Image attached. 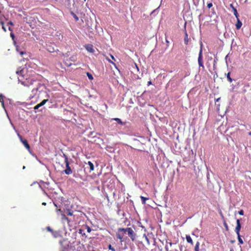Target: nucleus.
<instances>
[{
	"instance_id": "15",
	"label": "nucleus",
	"mask_w": 251,
	"mask_h": 251,
	"mask_svg": "<svg viewBox=\"0 0 251 251\" xmlns=\"http://www.w3.org/2000/svg\"><path fill=\"white\" fill-rule=\"evenodd\" d=\"M119 231L120 232L124 233V234L127 233V231H126V228H119Z\"/></svg>"
},
{
	"instance_id": "5",
	"label": "nucleus",
	"mask_w": 251,
	"mask_h": 251,
	"mask_svg": "<svg viewBox=\"0 0 251 251\" xmlns=\"http://www.w3.org/2000/svg\"><path fill=\"white\" fill-rule=\"evenodd\" d=\"M55 47V46L54 44H51V43L46 44V49L50 52H53L56 51Z\"/></svg>"
},
{
	"instance_id": "29",
	"label": "nucleus",
	"mask_w": 251,
	"mask_h": 251,
	"mask_svg": "<svg viewBox=\"0 0 251 251\" xmlns=\"http://www.w3.org/2000/svg\"><path fill=\"white\" fill-rule=\"evenodd\" d=\"M108 249L109 250H110L111 251H115V250L114 249V248H113L112 247V246L111 245H109L108 246Z\"/></svg>"
},
{
	"instance_id": "53",
	"label": "nucleus",
	"mask_w": 251,
	"mask_h": 251,
	"mask_svg": "<svg viewBox=\"0 0 251 251\" xmlns=\"http://www.w3.org/2000/svg\"><path fill=\"white\" fill-rule=\"evenodd\" d=\"M219 100H220V98H218V99L217 100V101H218Z\"/></svg>"
},
{
	"instance_id": "36",
	"label": "nucleus",
	"mask_w": 251,
	"mask_h": 251,
	"mask_svg": "<svg viewBox=\"0 0 251 251\" xmlns=\"http://www.w3.org/2000/svg\"><path fill=\"white\" fill-rule=\"evenodd\" d=\"M230 7L232 9V10H233V8H235L232 4H230Z\"/></svg>"
},
{
	"instance_id": "9",
	"label": "nucleus",
	"mask_w": 251,
	"mask_h": 251,
	"mask_svg": "<svg viewBox=\"0 0 251 251\" xmlns=\"http://www.w3.org/2000/svg\"><path fill=\"white\" fill-rule=\"evenodd\" d=\"M117 237L119 239L121 242L124 241V233L120 232L119 230H118V232L116 234Z\"/></svg>"
},
{
	"instance_id": "25",
	"label": "nucleus",
	"mask_w": 251,
	"mask_h": 251,
	"mask_svg": "<svg viewBox=\"0 0 251 251\" xmlns=\"http://www.w3.org/2000/svg\"><path fill=\"white\" fill-rule=\"evenodd\" d=\"M188 42V34L187 33H185V37L184 38V43L185 44H187Z\"/></svg>"
},
{
	"instance_id": "3",
	"label": "nucleus",
	"mask_w": 251,
	"mask_h": 251,
	"mask_svg": "<svg viewBox=\"0 0 251 251\" xmlns=\"http://www.w3.org/2000/svg\"><path fill=\"white\" fill-rule=\"evenodd\" d=\"M63 156H64V157L65 158V162L66 166V169L64 171L65 173L67 175H70V174H72V170L71 169V167L69 166V162H68V157L64 153H63Z\"/></svg>"
},
{
	"instance_id": "1",
	"label": "nucleus",
	"mask_w": 251,
	"mask_h": 251,
	"mask_svg": "<svg viewBox=\"0 0 251 251\" xmlns=\"http://www.w3.org/2000/svg\"><path fill=\"white\" fill-rule=\"evenodd\" d=\"M26 72V71L25 68H19L17 70L16 73L18 75H20V76L18 77L19 81L21 82L23 85L27 86L28 84H27L26 82L23 81V79H22V77L24 76Z\"/></svg>"
},
{
	"instance_id": "32",
	"label": "nucleus",
	"mask_w": 251,
	"mask_h": 251,
	"mask_svg": "<svg viewBox=\"0 0 251 251\" xmlns=\"http://www.w3.org/2000/svg\"><path fill=\"white\" fill-rule=\"evenodd\" d=\"M212 3H209L207 4V7L208 8H210L212 6Z\"/></svg>"
},
{
	"instance_id": "31",
	"label": "nucleus",
	"mask_w": 251,
	"mask_h": 251,
	"mask_svg": "<svg viewBox=\"0 0 251 251\" xmlns=\"http://www.w3.org/2000/svg\"><path fill=\"white\" fill-rule=\"evenodd\" d=\"M238 213H239L240 215H244V210H240L238 212Z\"/></svg>"
},
{
	"instance_id": "21",
	"label": "nucleus",
	"mask_w": 251,
	"mask_h": 251,
	"mask_svg": "<svg viewBox=\"0 0 251 251\" xmlns=\"http://www.w3.org/2000/svg\"><path fill=\"white\" fill-rule=\"evenodd\" d=\"M199 245L200 243L199 242H197L195 247V251H199Z\"/></svg>"
},
{
	"instance_id": "12",
	"label": "nucleus",
	"mask_w": 251,
	"mask_h": 251,
	"mask_svg": "<svg viewBox=\"0 0 251 251\" xmlns=\"http://www.w3.org/2000/svg\"><path fill=\"white\" fill-rule=\"evenodd\" d=\"M237 22L235 25H236V27L237 29H239L242 25V23L240 21V20L239 19V18H238V19H237Z\"/></svg>"
},
{
	"instance_id": "14",
	"label": "nucleus",
	"mask_w": 251,
	"mask_h": 251,
	"mask_svg": "<svg viewBox=\"0 0 251 251\" xmlns=\"http://www.w3.org/2000/svg\"><path fill=\"white\" fill-rule=\"evenodd\" d=\"M88 165L90 167V171H93L94 169V166L91 161H88Z\"/></svg>"
},
{
	"instance_id": "13",
	"label": "nucleus",
	"mask_w": 251,
	"mask_h": 251,
	"mask_svg": "<svg viewBox=\"0 0 251 251\" xmlns=\"http://www.w3.org/2000/svg\"><path fill=\"white\" fill-rule=\"evenodd\" d=\"M61 216H62L61 219H62V220L63 221H65H65H67V222H68V223H69L70 222V220L69 219V218H67V217L66 216V215H65V214H61Z\"/></svg>"
},
{
	"instance_id": "43",
	"label": "nucleus",
	"mask_w": 251,
	"mask_h": 251,
	"mask_svg": "<svg viewBox=\"0 0 251 251\" xmlns=\"http://www.w3.org/2000/svg\"><path fill=\"white\" fill-rule=\"evenodd\" d=\"M151 84V81L148 82V85H150Z\"/></svg>"
},
{
	"instance_id": "24",
	"label": "nucleus",
	"mask_w": 251,
	"mask_h": 251,
	"mask_svg": "<svg viewBox=\"0 0 251 251\" xmlns=\"http://www.w3.org/2000/svg\"><path fill=\"white\" fill-rule=\"evenodd\" d=\"M237 235H238V241H239V243L241 244H243V241L242 239V238H241L240 234H237Z\"/></svg>"
},
{
	"instance_id": "34",
	"label": "nucleus",
	"mask_w": 251,
	"mask_h": 251,
	"mask_svg": "<svg viewBox=\"0 0 251 251\" xmlns=\"http://www.w3.org/2000/svg\"><path fill=\"white\" fill-rule=\"evenodd\" d=\"M216 63H217L216 60H214V64H213V68H215Z\"/></svg>"
},
{
	"instance_id": "23",
	"label": "nucleus",
	"mask_w": 251,
	"mask_h": 251,
	"mask_svg": "<svg viewBox=\"0 0 251 251\" xmlns=\"http://www.w3.org/2000/svg\"><path fill=\"white\" fill-rule=\"evenodd\" d=\"M226 77H227V80L230 82H231L232 81V79L230 77V73H228L226 75Z\"/></svg>"
},
{
	"instance_id": "17",
	"label": "nucleus",
	"mask_w": 251,
	"mask_h": 251,
	"mask_svg": "<svg viewBox=\"0 0 251 251\" xmlns=\"http://www.w3.org/2000/svg\"><path fill=\"white\" fill-rule=\"evenodd\" d=\"M233 14L235 15V16L236 17V18L237 19H238V18L239 17V14L237 12V9L235 8H233Z\"/></svg>"
},
{
	"instance_id": "37",
	"label": "nucleus",
	"mask_w": 251,
	"mask_h": 251,
	"mask_svg": "<svg viewBox=\"0 0 251 251\" xmlns=\"http://www.w3.org/2000/svg\"><path fill=\"white\" fill-rule=\"evenodd\" d=\"M20 53L21 55H23L24 54H25V52L21 51L20 52Z\"/></svg>"
},
{
	"instance_id": "41",
	"label": "nucleus",
	"mask_w": 251,
	"mask_h": 251,
	"mask_svg": "<svg viewBox=\"0 0 251 251\" xmlns=\"http://www.w3.org/2000/svg\"><path fill=\"white\" fill-rule=\"evenodd\" d=\"M46 204H47L46 202H44L42 203V205H46Z\"/></svg>"
},
{
	"instance_id": "48",
	"label": "nucleus",
	"mask_w": 251,
	"mask_h": 251,
	"mask_svg": "<svg viewBox=\"0 0 251 251\" xmlns=\"http://www.w3.org/2000/svg\"><path fill=\"white\" fill-rule=\"evenodd\" d=\"M75 60L74 57H72V60Z\"/></svg>"
},
{
	"instance_id": "46",
	"label": "nucleus",
	"mask_w": 251,
	"mask_h": 251,
	"mask_svg": "<svg viewBox=\"0 0 251 251\" xmlns=\"http://www.w3.org/2000/svg\"><path fill=\"white\" fill-rule=\"evenodd\" d=\"M79 233H82V230H81V229L79 230Z\"/></svg>"
},
{
	"instance_id": "44",
	"label": "nucleus",
	"mask_w": 251,
	"mask_h": 251,
	"mask_svg": "<svg viewBox=\"0 0 251 251\" xmlns=\"http://www.w3.org/2000/svg\"><path fill=\"white\" fill-rule=\"evenodd\" d=\"M8 24L9 25H13V23L11 22H10Z\"/></svg>"
},
{
	"instance_id": "30",
	"label": "nucleus",
	"mask_w": 251,
	"mask_h": 251,
	"mask_svg": "<svg viewBox=\"0 0 251 251\" xmlns=\"http://www.w3.org/2000/svg\"><path fill=\"white\" fill-rule=\"evenodd\" d=\"M86 229L88 232L90 233L91 231V228L89 226H86Z\"/></svg>"
},
{
	"instance_id": "38",
	"label": "nucleus",
	"mask_w": 251,
	"mask_h": 251,
	"mask_svg": "<svg viewBox=\"0 0 251 251\" xmlns=\"http://www.w3.org/2000/svg\"><path fill=\"white\" fill-rule=\"evenodd\" d=\"M166 43L167 44V46H168V44L169 43V41L167 39H166Z\"/></svg>"
},
{
	"instance_id": "10",
	"label": "nucleus",
	"mask_w": 251,
	"mask_h": 251,
	"mask_svg": "<svg viewBox=\"0 0 251 251\" xmlns=\"http://www.w3.org/2000/svg\"><path fill=\"white\" fill-rule=\"evenodd\" d=\"M48 101V100L47 99V100H44L41 102H40V103L37 104L35 107H34V109H38V108H39L40 107L43 106L47 101Z\"/></svg>"
},
{
	"instance_id": "7",
	"label": "nucleus",
	"mask_w": 251,
	"mask_h": 251,
	"mask_svg": "<svg viewBox=\"0 0 251 251\" xmlns=\"http://www.w3.org/2000/svg\"><path fill=\"white\" fill-rule=\"evenodd\" d=\"M237 226L235 227V231L236 232L237 234H240V230L241 229V226L240 222V220L237 219L236 221Z\"/></svg>"
},
{
	"instance_id": "35",
	"label": "nucleus",
	"mask_w": 251,
	"mask_h": 251,
	"mask_svg": "<svg viewBox=\"0 0 251 251\" xmlns=\"http://www.w3.org/2000/svg\"><path fill=\"white\" fill-rule=\"evenodd\" d=\"M47 229H48V231H51V228H50V226H48V227H47Z\"/></svg>"
},
{
	"instance_id": "42",
	"label": "nucleus",
	"mask_w": 251,
	"mask_h": 251,
	"mask_svg": "<svg viewBox=\"0 0 251 251\" xmlns=\"http://www.w3.org/2000/svg\"><path fill=\"white\" fill-rule=\"evenodd\" d=\"M111 57L112 58V59L115 60V58L113 55H111Z\"/></svg>"
},
{
	"instance_id": "54",
	"label": "nucleus",
	"mask_w": 251,
	"mask_h": 251,
	"mask_svg": "<svg viewBox=\"0 0 251 251\" xmlns=\"http://www.w3.org/2000/svg\"><path fill=\"white\" fill-rule=\"evenodd\" d=\"M54 205L57 207V205L55 203H54Z\"/></svg>"
},
{
	"instance_id": "8",
	"label": "nucleus",
	"mask_w": 251,
	"mask_h": 251,
	"mask_svg": "<svg viewBox=\"0 0 251 251\" xmlns=\"http://www.w3.org/2000/svg\"><path fill=\"white\" fill-rule=\"evenodd\" d=\"M85 48L86 50L91 53H93L95 51V50L94 49L93 46L91 44H88L85 45Z\"/></svg>"
},
{
	"instance_id": "26",
	"label": "nucleus",
	"mask_w": 251,
	"mask_h": 251,
	"mask_svg": "<svg viewBox=\"0 0 251 251\" xmlns=\"http://www.w3.org/2000/svg\"><path fill=\"white\" fill-rule=\"evenodd\" d=\"M141 199L142 200V202L143 204H145L146 203V200H148V198H145L143 196H141Z\"/></svg>"
},
{
	"instance_id": "33",
	"label": "nucleus",
	"mask_w": 251,
	"mask_h": 251,
	"mask_svg": "<svg viewBox=\"0 0 251 251\" xmlns=\"http://www.w3.org/2000/svg\"><path fill=\"white\" fill-rule=\"evenodd\" d=\"M10 36L12 38V39L14 40L15 36H14V34L13 33L11 32L10 33Z\"/></svg>"
},
{
	"instance_id": "27",
	"label": "nucleus",
	"mask_w": 251,
	"mask_h": 251,
	"mask_svg": "<svg viewBox=\"0 0 251 251\" xmlns=\"http://www.w3.org/2000/svg\"><path fill=\"white\" fill-rule=\"evenodd\" d=\"M0 24L2 25V29H3V30L6 32V28L5 27V26H4V24H3V22H0Z\"/></svg>"
},
{
	"instance_id": "51",
	"label": "nucleus",
	"mask_w": 251,
	"mask_h": 251,
	"mask_svg": "<svg viewBox=\"0 0 251 251\" xmlns=\"http://www.w3.org/2000/svg\"><path fill=\"white\" fill-rule=\"evenodd\" d=\"M146 240L149 242V240H148V238L146 237Z\"/></svg>"
},
{
	"instance_id": "16",
	"label": "nucleus",
	"mask_w": 251,
	"mask_h": 251,
	"mask_svg": "<svg viewBox=\"0 0 251 251\" xmlns=\"http://www.w3.org/2000/svg\"><path fill=\"white\" fill-rule=\"evenodd\" d=\"M186 239L187 242L191 243V244H193L192 239L189 235H187L186 237Z\"/></svg>"
},
{
	"instance_id": "2",
	"label": "nucleus",
	"mask_w": 251,
	"mask_h": 251,
	"mask_svg": "<svg viewBox=\"0 0 251 251\" xmlns=\"http://www.w3.org/2000/svg\"><path fill=\"white\" fill-rule=\"evenodd\" d=\"M198 64L200 67H201L204 68L203 63V57H202V44L201 43V49L199 53L198 57Z\"/></svg>"
},
{
	"instance_id": "18",
	"label": "nucleus",
	"mask_w": 251,
	"mask_h": 251,
	"mask_svg": "<svg viewBox=\"0 0 251 251\" xmlns=\"http://www.w3.org/2000/svg\"><path fill=\"white\" fill-rule=\"evenodd\" d=\"M71 14L73 16V17L75 18V21L76 22L77 21H78L79 20V18L73 12H71Z\"/></svg>"
},
{
	"instance_id": "19",
	"label": "nucleus",
	"mask_w": 251,
	"mask_h": 251,
	"mask_svg": "<svg viewBox=\"0 0 251 251\" xmlns=\"http://www.w3.org/2000/svg\"><path fill=\"white\" fill-rule=\"evenodd\" d=\"M113 120L117 121L118 122V123L119 124H121V125L124 124L123 122L119 118H116L113 119Z\"/></svg>"
},
{
	"instance_id": "47",
	"label": "nucleus",
	"mask_w": 251,
	"mask_h": 251,
	"mask_svg": "<svg viewBox=\"0 0 251 251\" xmlns=\"http://www.w3.org/2000/svg\"><path fill=\"white\" fill-rule=\"evenodd\" d=\"M9 30H12V29L11 28V27H9Z\"/></svg>"
},
{
	"instance_id": "45",
	"label": "nucleus",
	"mask_w": 251,
	"mask_h": 251,
	"mask_svg": "<svg viewBox=\"0 0 251 251\" xmlns=\"http://www.w3.org/2000/svg\"><path fill=\"white\" fill-rule=\"evenodd\" d=\"M177 251L176 250H174H174H170V251Z\"/></svg>"
},
{
	"instance_id": "28",
	"label": "nucleus",
	"mask_w": 251,
	"mask_h": 251,
	"mask_svg": "<svg viewBox=\"0 0 251 251\" xmlns=\"http://www.w3.org/2000/svg\"><path fill=\"white\" fill-rule=\"evenodd\" d=\"M67 215L69 216H72L73 215V212L68 209L67 210Z\"/></svg>"
},
{
	"instance_id": "22",
	"label": "nucleus",
	"mask_w": 251,
	"mask_h": 251,
	"mask_svg": "<svg viewBox=\"0 0 251 251\" xmlns=\"http://www.w3.org/2000/svg\"><path fill=\"white\" fill-rule=\"evenodd\" d=\"M86 75H87V76H88V78L90 79V80H92L93 79V76L92 75V74H91L90 73H89V72H87L86 73Z\"/></svg>"
},
{
	"instance_id": "50",
	"label": "nucleus",
	"mask_w": 251,
	"mask_h": 251,
	"mask_svg": "<svg viewBox=\"0 0 251 251\" xmlns=\"http://www.w3.org/2000/svg\"><path fill=\"white\" fill-rule=\"evenodd\" d=\"M249 134L250 135H251V132H250L249 133Z\"/></svg>"
},
{
	"instance_id": "40",
	"label": "nucleus",
	"mask_w": 251,
	"mask_h": 251,
	"mask_svg": "<svg viewBox=\"0 0 251 251\" xmlns=\"http://www.w3.org/2000/svg\"><path fill=\"white\" fill-rule=\"evenodd\" d=\"M108 61L111 62V63L113 64L114 65H115V64L113 62L111 61V60L108 59Z\"/></svg>"
},
{
	"instance_id": "56",
	"label": "nucleus",
	"mask_w": 251,
	"mask_h": 251,
	"mask_svg": "<svg viewBox=\"0 0 251 251\" xmlns=\"http://www.w3.org/2000/svg\"><path fill=\"white\" fill-rule=\"evenodd\" d=\"M84 1H86V0H84Z\"/></svg>"
},
{
	"instance_id": "39",
	"label": "nucleus",
	"mask_w": 251,
	"mask_h": 251,
	"mask_svg": "<svg viewBox=\"0 0 251 251\" xmlns=\"http://www.w3.org/2000/svg\"><path fill=\"white\" fill-rule=\"evenodd\" d=\"M108 61L111 62V63L113 64L114 65H115V64L113 62L111 61V60L108 59Z\"/></svg>"
},
{
	"instance_id": "49",
	"label": "nucleus",
	"mask_w": 251,
	"mask_h": 251,
	"mask_svg": "<svg viewBox=\"0 0 251 251\" xmlns=\"http://www.w3.org/2000/svg\"><path fill=\"white\" fill-rule=\"evenodd\" d=\"M75 60L74 57H72V60Z\"/></svg>"
},
{
	"instance_id": "20",
	"label": "nucleus",
	"mask_w": 251,
	"mask_h": 251,
	"mask_svg": "<svg viewBox=\"0 0 251 251\" xmlns=\"http://www.w3.org/2000/svg\"><path fill=\"white\" fill-rule=\"evenodd\" d=\"M3 97L4 96L3 95H0V102H1L3 107H4V101L3 100Z\"/></svg>"
},
{
	"instance_id": "52",
	"label": "nucleus",
	"mask_w": 251,
	"mask_h": 251,
	"mask_svg": "<svg viewBox=\"0 0 251 251\" xmlns=\"http://www.w3.org/2000/svg\"><path fill=\"white\" fill-rule=\"evenodd\" d=\"M23 169H25V166H23Z\"/></svg>"
},
{
	"instance_id": "6",
	"label": "nucleus",
	"mask_w": 251,
	"mask_h": 251,
	"mask_svg": "<svg viewBox=\"0 0 251 251\" xmlns=\"http://www.w3.org/2000/svg\"><path fill=\"white\" fill-rule=\"evenodd\" d=\"M18 136L20 138L21 141L23 143V144L25 146V148L26 149H27V150L29 151V152H30V146H29V144H28L27 141L26 140L23 139L22 138V136L20 134H18Z\"/></svg>"
},
{
	"instance_id": "11",
	"label": "nucleus",
	"mask_w": 251,
	"mask_h": 251,
	"mask_svg": "<svg viewBox=\"0 0 251 251\" xmlns=\"http://www.w3.org/2000/svg\"><path fill=\"white\" fill-rule=\"evenodd\" d=\"M173 243L172 242H168V241H166V244L165 247L166 251L171 250V247Z\"/></svg>"
},
{
	"instance_id": "4",
	"label": "nucleus",
	"mask_w": 251,
	"mask_h": 251,
	"mask_svg": "<svg viewBox=\"0 0 251 251\" xmlns=\"http://www.w3.org/2000/svg\"><path fill=\"white\" fill-rule=\"evenodd\" d=\"M127 231V234L132 241H134L135 238V234L134 231L130 227L126 228Z\"/></svg>"
},
{
	"instance_id": "55",
	"label": "nucleus",
	"mask_w": 251,
	"mask_h": 251,
	"mask_svg": "<svg viewBox=\"0 0 251 251\" xmlns=\"http://www.w3.org/2000/svg\"><path fill=\"white\" fill-rule=\"evenodd\" d=\"M230 251H232V250H230Z\"/></svg>"
}]
</instances>
